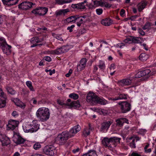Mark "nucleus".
Segmentation results:
<instances>
[{
  "mask_svg": "<svg viewBox=\"0 0 156 156\" xmlns=\"http://www.w3.org/2000/svg\"><path fill=\"white\" fill-rule=\"evenodd\" d=\"M44 59L46 61L50 62L51 61V59L50 57L49 56H46L44 57Z\"/></svg>",
  "mask_w": 156,
  "mask_h": 156,
  "instance_id": "obj_59",
  "label": "nucleus"
},
{
  "mask_svg": "<svg viewBox=\"0 0 156 156\" xmlns=\"http://www.w3.org/2000/svg\"><path fill=\"white\" fill-rule=\"evenodd\" d=\"M62 14L65 15L67 12H69V10L68 9H62Z\"/></svg>",
  "mask_w": 156,
  "mask_h": 156,
  "instance_id": "obj_58",
  "label": "nucleus"
},
{
  "mask_svg": "<svg viewBox=\"0 0 156 156\" xmlns=\"http://www.w3.org/2000/svg\"><path fill=\"white\" fill-rule=\"evenodd\" d=\"M41 146L40 144L39 143L37 142L34 144L33 147L34 149L37 150L40 148Z\"/></svg>",
  "mask_w": 156,
  "mask_h": 156,
  "instance_id": "obj_46",
  "label": "nucleus"
},
{
  "mask_svg": "<svg viewBox=\"0 0 156 156\" xmlns=\"http://www.w3.org/2000/svg\"><path fill=\"white\" fill-rule=\"evenodd\" d=\"M67 105L75 108H79L81 106V105L79 101H73L70 103L67 104Z\"/></svg>",
  "mask_w": 156,
  "mask_h": 156,
  "instance_id": "obj_20",
  "label": "nucleus"
},
{
  "mask_svg": "<svg viewBox=\"0 0 156 156\" xmlns=\"http://www.w3.org/2000/svg\"><path fill=\"white\" fill-rule=\"evenodd\" d=\"M148 58V55L144 53H142L139 56L140 59L142 61L146 60Z\"/></svg>",
  "mask_w": 156,
  "mask_h": 156,
  "instance_id": "obj_31",
  "label": "nucleus"
},
{
  "mask_svg": "<svg viewBox=\"0 0 156 156\" xmlns=\"http://www.w3.org/2000/svg\"><path fill=\"white\" fill-rule=\"evenodd\" d=\"M0 140L2 146H7L10 143L9 138L5 135L0 134Z\"/></svg>",
  "mask_w": 156,
  "mask_h": 156,
  "instance_id": "obj_11",
  "label": "nucleus"
},
{
  "mask_svg": "<svg viewBox=\"0 0 156 156\" xmlns=\"http://www.w3.org/2000/svg\"><path fill=\"white\" fill-rule=\"evenodd\" d=\"M126 44L125 43H119L117 44V46L118 47H119L120 48H122L123 46H124L126 45Z\"/></svg>",
  "mask_w": 156,
  "mask_h": 156,
  "instance_id": "obj_53",
  "label": "nucleus"
},
{
  "mask_svg": "<svg viewBox=\"0 0 156 156\" xmlns=\"http://www.w3.org/2000/svg\"><path fill=\"white\" fill-rule=\"evenodd\" d=\"M69 97L71 98L76 100L78 98L79 95L78 94L75 93H72L69 94Z\"/></svg>",
  "mask_w": 156,
  "mask_h": 156,
  "instance_id": "obj_42",
  "label": "nucleus"
},
{
  "mask_svg": "<svg viewBox=\"0 0 156 156\" xmlns=\"http://www.w3.org/2000/svg\"><path fill=\"white\" fill-rule=\"evenodd\" d=\"M0 97L2 98L3 99H6V96L4 94V92L2 91V90L0 88Z\"/></svg>",
  "mask_w": 156,
  "mask_h": 156,
  "instance_id": "obj_50",
  "label": "nucleus"
},
{
  "mask_svg": "<svg viewBox=\"0 0 156 156\" xmlns=\"http://www.w3.org/2000/svg\"><path fill=\"white\" fill-rule=\"evenodd\" d=\"M18 123V121L14 120H11L9 121L8 124H10L17 126Z\"/></svg>",
  "mask_w": 156,
  "mask_h": 156,
  "instance_id": "obj_48",
  "label": "nucleus"
},
{
  "mask_svg": "<svg viewBox=\"0 0 156 156\" xmlns=\"http://www.w3.org/2000/svg\"><path fill=\"white\" fill-rule=\"evenodd\" d=\"M55 14L56 16L63 15L62 9L56 11L55 12Z\"/></svg>",
  "mask_w": 156,
  "mask_h": 156,
  "instance_id": "obj_55",
  "label": "nucleus"
},
{
  "mask_svg": "<svg viewBox=\"0 0 156 156\" xmlns=\"http://www.w3.org/2000/svg\"><path fill=\"white\" fill-rule=\"evenodd\" d=\"M89 128H85L83 132V134L85 137L87 136L90 134V129L91 128L90 124H89Z\"/></svg>",
  "mask_w": 156,
  "mask_h": 156,
  "instance_id": "obj_32",
  "label": "nucleus"
},
{
  "mask_svg": "<svg viewBox=\"0 0 156 156\" xmlns=\"http://www.w3.org/2000/svg\"><path fill=\"white\" fill-rule=\"evenodd\" d=\"M69 138H70L68 135V132L64 131L58 135L57 140L59 144L62 145L65 144Z\"/></svg>",
  "mask_w": 156,
  "mask_h": 156,
  "instance_id": "obj_4",
  "label": "nucleus"
},
{
  "mask_svg": "<svg viewBox=\"0 0 156 156\" xmlns=\"http://www.w3.org/2000/svg\"><path fill=\"white\" fill-rule=\"evenodd\" d=\"M48 11L47 8L39 7L33 9L32 12L35 15L43 16L47 13Z\"/></svg>",
  "mask_w": 156,
  "mask_h": 156,
  "instance_id": "obj_5",
  "label": "nucleus"
},
{
  "mask_svg": "<svg viewBox=\"0 0 156 156\" xmlns=\"http://www.w3.org/2000/svg\"><path fill=\"white\" fill-rule=\"evenodd\" d=\"M43 152L46 155L52 156L55 153L56 150L54 146L51 145H48L44 147Z\"/></svg>",
  "mask_w": 156,
  "mask_h": 156,
  "instance_id": "obj_6",
  "label": "nucleus"
},
{
  "mask_svg": "<svg viewBox=\"0 0 156 156\" xmlns=\"http://www.w3.org/2000/svg\"><path fill=\"white\" fill-rule=\"evenodd\" d=\"M112 6V4L109 3L108 2H106L105 1L104 7L106 8H110Z\"/></svg>",
  "mask_w": 156,
  "mask_h": 156,
  "instance_id": "obj_54",
  "label": "nucleus"
},
{
  "mask_svg": "<svg viewBox=\"0 0 156 156\" xmlns=\"http://www.w3.org/2000/svg\"><path fill=\"white\" fill-rule=\"evenodd\" d=\"M119 104L122 113H126L130 110L131 105L129 103L126 102H123Z\"/></svg>",
  "mask_w": 156,
  "mask_h": 156,
  "instance_id": "obj_8",
  "label": "nucleus"
},
{
  "mask_svg": "<svg viewBox=\"0 0 156 156\" xmlns=\"http://www.w3.org/2000/svg\"><path fill=\"white\" fill-rule=\"evenodd\" d=\"M142 72V71L138 72L136 74H135L134 77H133V78H139L143 76Z\"/></svg>",
  "mask_w": 156,
  "mask_h": 156,
  "instance_id": "obj_45",
  "label": "nucleus"
},
{
  "mask_svg": "<svg viewBox=\"0 0 156 156\" xmlns=\"http://www.w3.org/2000/svg\"><path fill=\"white\" fill-rule=\"evenodd\" d=\"M6 89L8 93L12 95H14L16 93V91L9 87H7Z\"/></svg>",
  "mask_w": 156,
  "mask_h": 156,
  "instance_id": "obj_37",
  "label": "nucleus"
},
{
  "mask_svg": "<svg viewBox=\"0 0 156 156\" xmlns=\"http://www.w3.org/2000/svg\"><path fill=\"white\" fill-rule=\"evenodd\" d=\"M151 26V23L148 22H147L145 24L144 26L142 27V28L144 30L149 29V27Z\"/></svg>",
  "mask_w": 156,
  "mask_h": 156,
  "instance_id": "obj_43",
  "label": "nucleus"
},
{
  "mask_svg": "<svg viewBox=\"0 0 156 156\" xmlns=\"http://www.w3.org/2000/svg\"><path fill=\"white\" fill-rule=\"evenodd\" d=\"M118 96L112 99V100H117L121 99H127L128 97L127 94L119 93Z\"/></svg>",
  "mask_w": 156,
  "mask_h": 156,
  "instance_id": "obj_16",
  "label": "nucleus"
},
{
  "mask_svg": "<svg viewBox=\"0 0 156 156\" xmlns=\"http://www.w3.org/2000/svg\"><path fill=\"white\" fill-rule=\"evenodd\" d=\"M77 15L70 16L65 20V22L66 23H69L71 22L75 23L76 22Z\"/></svg>",
  "mask_w": 156,
  "mask_h": 156,
  "instance_id": "obj_19",
  "label": "nucleus"
},
{
  "mask_svg": "<svg viewBox=\"0 0 156 156\" xmlns=\"http://www.w3.org/2000/svg\"><path fill=\"white\" fill-rule=\"evenodd\" d=\"M86 100L91 104H99L105 105L108 103V101L102 97H98L93 92L90 91L87 94Z\"/></svg>",
  "mask_w": 156,
  "mask_h": 156,
  "instance_id": "obj_1",
  "label": "nucleus"
},
{
  "mask_svg": "<svg viewBox=\"0 0 156 156\" xmlns=\"http://www.w3.org/2000/svg\"><path fill=\"white\" fill-rule=\"evenodd\" d=\"M66 47L65 46L59 48L55 51V53L57 54L64 53L67 51V50L66 49Z\"/></svg>",
  "mask_w": 156,
  "mask_h": 156,
  "instance_id": "obj_26",
  "label": "nucleus"
},
{
  "mask_svg": "<svg viewBox=\"0 0 156 156\" xmlns=\"http://www.w3.org/2000/svg\"><path fill=\"white\" fill-rule=\"evenodd\" d=\"M16 126H15L13 125L10 124H8L7 126V130H13L14 129Z\"/></svg>",
  "mask_w": 156,
  "mask_h": 156,
  "instance_id": "obj_47",
  "label": "nucleus"
},
{
  "mask_svg": "<svg viewBox=\"0 0 156 156\" xmlns=\"http://www.w3.org/2000/svg\"><path fill=\"white\" fill-rule=\"evenodd\" d=\"M146 4L144 2H143L142 4H139L138 5V10L139 12H141L145 7Z\"/></svg>",
  "mask_w": 156,
  "mask_h": 156,
  "instance_id": "obj_36",
  "label": "nucleus"
},
{
  "mask_svg": "<svg viewBox=\"0 0 156 156\" xmlns=\"http://www.w3.org/2000/svg\"><path fill=\"white\" fill-rule=\"evenodd\" d=\"M151 71L149 69H146L142 71L143 76H144L143 78L144 80L147 79L150 76L149 74L150 73Z\"/></svg>",
  "mask_w": 156,
  "mask_h": 156,
  "instance_id": "obj_23",
  "label": "nucleus"
},
{
  "mask_svg": "<svg viewBox=\"0 0 156 156\" xmlns=\"http://www.w3.org/2000/svg\"><path fill=\"white\" fill-rule=\"evenodd\" d=\"M87 1L84 0L83 2L77 4H72V7L74 9H84L86 8V6L88 5L87 3Z\"/></svg>",
  "mask_w": 156,
  "mask_h": 156,
  "instance_id": "obj_9",
  "label": "nucleus"
},
{
  "mask_svg": "<svg viewBox=\"0 0 156 156\" xmlns=\"http://www.w3.org/2000/svg\"><path fill=\"white\" fill-rule=\"evenodd\" d=\"M132 43H141V39L139 37L132 36Z\"/></svg>",
  "mask_w": 156,
  "mask_h": 156,
  "instance_id": "obj_34",
  "label": "nucleus"
},
{
  "mask_svg": "<svg viewBox=\"0 0 156 156\" xmlns=\"http://www.w3.org/2000/svg\"><path fill=\"white\" fill-rule=\"evenodd\" d=\"M13 101L17 106L21 108L23 107L24 106L23 103L20 101L19 99L18 98L15 99Z\"/></svg>",
  "mask_w": 156,
  "mask_h": 156,
  "instance_id": "obj_29",
  "label": "nucleus"
},
{
  "mask_svg": "<svg viewBox=\"0 0 156 156\" xmlns=\"http://www.w3.org/2000/svg\"><path fill=\"white\" fill-rule=\"evenodd\" d=\"M72 0H57V2L59 5H62L65 3H69L71 2Z\"/></svg>",
  "mask_w": 156,
  "mask_h": 156,
  "instance_id": "obj_35",
  "label": "nucleus"
},
{
  "mask_svg": "<svg viewBox=\"0 0 156 156\" xmlns=\"http://www.w3.org/2000/svg\"><path fill=\"white\" fill-rule=\"evenodd\" d=\"M87 60L86 58H83L80 61V64L85 67L86 66V63L87 62Z\"/></svg>",
  "mask_w": 156,
  "mask_h": 156,
  "instance_id": "obj_44",
  "label": "nucleus"
},
{
  "mask_svg": "<svg viewBox=\"0 0 156 156\" xmlns=\"http://www.w3.org/2000/svg\"><path fill=\"white\" fill-rule=\"evenodd\" d=\"M26 84L31 91H34V89L32 86V83L31 81H27L26 82Z\"/></svg>",
  "mask_w": 156,
  "mask_h": 156,
  "instance_id": "obj_38",
  "label": "nucleus"
},
{
  "mask_svg": "<svg viewBox=\"0 0 156 156\" xmlns=\"http://www.w3.org/2000/svg\"><path fill=\"white\" fill-rule=\"evenodd\" d=\"M98 66L100 69H103L105 67V65L103 62L100 61Z\"/></svg>",
  "mask_w": 156,
  "mask_h": 156,
  "instance_id": "obj_51",
  "label": "nucleus"
},
{
  "mask_svg": "<svg viewBox=\"0 0 156 156\" xmlns=\"http://www.w3.org/2000/svg\"><path fill=\"white\" fill-rule=\"evenodd\" d=\"M131 156H140V155L138 153L135 152H133L131 154Z\"/></svg>",
  "mask_w": 156,
  "mask_h": 156,
  "instance_id": "obj_64",
  "label": "nucleus"
},
{
  "mask_svg": "<svg viewBox=\"0 0 156 156\" xmlns=\"http://www.w3.org/2000/svg\"><path fill=\"white\" fill-rule=\"evenodd\" d=\"M132 36L127 38L126 39L124 40L123 41L124 43H132Z\"/></svg>",
  "mask_w": 156,
  "mask_h": 156,
  "instance_id": "obj_41",
  "label": "nucleus"
},
{
  "mask_svg": "<svg viewBox=\"0 0 156 156\" xmlns=\"http://www.w3.org/2000/svg\"><path fill=\"white\" fill-rule=\"evenodd\" d=\"M112 20L109 19H105L102 20L101 21V23L105 26H109L111 25L112 23Z\"/></svg>",
  "mask_w": 156,
  "mask_h": 156,
  "instance_id": "obj_24",
  "label": "nucleus"
},
{
  "mask_svg": "<svg viewBox=\"0 0 156 156\" xmlns=\"http://www.w3.org/2000/svg\"><path fill=\"white\" fill-rule=\"evenodd\" d=\"M125 10L123 9H122L120 12V15L122 17H124L125 13Z\"/></svg>",
  "mask_w": 156,
  "mask_h": 156,
  "instance_id": "obj_60",
  "label": "nucleus"
},
{
  "mask_svg": "<svg viewBox=\"0 0 156 156\" xmlns=\"http://www.w3.org/2000/svg\"><path fill=\"white\" fill-rule=\"evenodd\" d=\"M128 120L125 118H120L116 120V125L119 126H122L124 123L126 122L128 123Z\"/></svg>",
  "mask_w": 156,
  "mask_h": 156,
  "instance_id": "obj_17",
  "label": "nucleus"
},
{
  "mask_svg": "<svg viewBox=\"0 0 156 156\" xmlns=\"http://www.w3.org/2000/svg\"><path fill=\"white\" fill-rule=\"evenodd\" d=\"M57 102L58 103L61 105H64L65 104L63 102V101L61 100H60L59 99H58L57 100Z\"/></svg>",
  "mask_w": 156,
  "mask_h": 156,
  "instance_id": "obj_62",
  "label": "nucleus"
},
{
  "mask_svg": "<svg viewBox=\"0 0 156 156\" xmlns=\"http://www.w3.org/2000/svg\"><path fill=\"white\" fill-rule=\"evenodd\" d=\"M138 32L141 35L144 36L145 34V33L141 29H139L138 30Z\"/></svg>",
  "mask_w": 156,
  "mask_h": 156,
  "instance_id": "obj_57",
  "label": "nucleus"
},
{
  "mask_svg": "<svg viewBox=\"0 0 156 156\" xmlns=\"http://www.w3.org/2000/svg\"><path fill=\"white\" fill-rule=\"evenodd\" d=\"M102 144L105 146H109V144L110 143V139L108 138H104L102 141Z\"/></svg>",
  "mask_w": 156,
  "mask_h": 156,
  "instance_id": "obj_28",
  "label": "nucleus"
},
{
  "mask_svg": "<svg viewBox=\"0 0 156 156\" xmlns=\"http://www.w3.org/2000/svg\"><path fill=\"white\" fill-rule=\"evenodd\" d=\"M75 27V25H72L70 27H68L67 28V30H69L70 32H71L73 31V29Z\"/></svg>",
  "mask_w": 156,
  "mask_h": 156,
  "instance_id": "obj_56",
  "label": "nucleus"
},
{
  "mask_svg": "<svg viewBox=\"0 0 156 156\" xmlns=\"http://www.w3.org/2000/svg\"><path fill=\"white\" fill-rule=\"evenodd\" d=\"M25 141V140L20 136H18L16 138V143L17 144H21L23 143Z\"/></svg>",
  "mask_w": 156,
  "mask_h": 156,
  "instance_id": "obj_33",
  "label": "nucleus"
},
{
  "mask_svg": "<svg viewBox=\"0 0 156 156\" xmlns=\"http://www.w3.org/2000/svg\"><path fill=\"white\" fill-rule=\"evenodd\" d=\"M72 72H73V70L71 69H69V73L66 74V76L67 77H68L69 76H70V75L72 73Z\"/></svg>",
  "mask_w": 156,
  "mask_h": 156,
  "instance_id": "obj_63",
  "label": "nucleus"
},
{
  "mask_svg": "<svg viewBox=\"0 0 156 156\" xmlns=\"http://www.w3.org/2000/svg\"><path fill=\"white\" fill-rule=\"evenodd\" d=\"M111 124L112 122L110 121L103 123L101 127V130L103 131H107Z\"/></svg>",
  "mask_w": 156,
  "mask_h": 156,
  "instance_id": "obj_14",
  "label": "nucleus"
},
{
  "mask_svg": "<svg viewBox=\"0 0 156 156\" xmlns=\"http://www.w3.org/2000/svg\"><path fill=\"white\" fill-rule=\"evenodd\" d=\"M43 41V39H39L37 37H34L31 38L30 40V42L33 44H37Z\"/></svg>",
  "mask_w": 156,
  "mask_h": 156,
  "instance_id": "obj_25",
  "label": "nucleus"
},
{
  "mask_svg": "<svg viewBox=\"0 0 156 156\" xmlns=\"http://www.w3.org/2000/svg\"><path fill=\"white\" fill-rule=\"evenodd\" d=\"M82 156H98L96 151L94 150H90L87 153L85 154Z\"/></svg>",
  "mask_w": 156,
  "mask_h": 156,
  "instance_id": "obj_27",
  "label": "nucleus"
},
{
  "mask_svg": "<svg viewBox=\"0 0 156 156\" xmlns=\"http://www.w3.org/2000/svg\"><path fill=\"white\" fill-rule=\"evenodd\" d=\"M96 11L97 14L100 15L102 13L103 10L102 9H96Z\"/></svg>",
  "mask_w": 156,
  "mask_h": 156,
  "instance_id": "obj_52",
  "label": "nucleus"
},
{
  "mask_svg": "<svg viewBox=\"0 0 156 156\" xmlns=\"http://www.w3.org/2000/svg\"><path fill=\"white\" fill-rule=\"evenodd\" d=\"M105 1L104 0H100L99 6L101 7H104Z\"/></svg>",
  "mask_w": 156,
  "mask_h": 156,
  "instance_id": "obj_61",
  "label": "nucleus"
},
{
  "mask_svg": "<svg viewBox=\"0 0 156 156\" xmlns=\"http://www.w3.org/2000/svg\"><path fill=\"white\" fill-rule=\"evenodd\" d=\"M50 112L47 108L41 107L39 108L36 113L37 117L42 122H44L49 119Z\"/></svg>",
  "mask_w": 156,
  "mask_h": 156,
  "instance_id": "obj_2",
  "label": "nucleus"
},
{
  "mask_svg": "<svg viewBox=\"0 0 156 156\" xmlns=\"http://www.w3.org/2000/svg\"><path fill=\"white\" fill-rule=\"evenodd\" d=\"M30 124L29 122L27 123L24 124L23 126V128L24 132L25 133H30L31 130H30Z\"/></svg>",
  "mask_w": 156,
  "mask_h": 156,
  "instance_id": "obj_22",
  "label": "nucleus"
},
{
  "mask_svg": "<svg viewBox=\"0 0 156 156\" xmlns=\"http://www.w3.org/2000/svg\"><path fill=\"white\" fill-rule=\"evenodd\" d=\"M30 124V133L35 132L39 129V125L37 123V121L34 120Z\"/></svg>",
  "mask_w": 156,
  "mask_h": 156,
  "instance_id": "obj_13",
  "label": "nucleus"
},
{
  "mask_svg": "<svg viewBox=\"0 0 156 156\" xmlns=\"http://www.w3.org/2000/svg\"><path fill=\"white\" fill-rule=\"evenodd\" d=\"M140 139V138L138 136L130 137L129 139L132 140L129 144L130 147L132 148H135L136 147L135 142L139 140Z\"/></svg>",
  "mask_w": 156,
  "mask_h": 156,
  "instance_id": "obj_18",
  "label": "nucleus"
},
{
  "mask_svg": "<svg viewBox=\"0 0 156 156\" xmlns=\"http://www.w3.org/2000/svg\"><path fill=\"white\" fill-rule=\"evenodd\" d=\"M84 68L85 67L81 65L80 64H79L77 66V68L76 70L77 72L83 70Z\"/></svg>",
  "mask_w": 156,
  "mask_h": 156,
  "instance_id": "obj_49",
  "label": "nucleus"
},
{
  "mask_svg": "<svg viewBox=\"0 0 156 156\" xmlns=\"http://www.w3.org/2000/svg\"><path fill=\"white\" fill-rule=\"evenodd\" d=\"M87 21L86 19H83L82 17H80L79 15H77L76 22H77V25L80 27L81 24L85 23Z\"/></svg>",
  "mask_w": 156,
  "mask_h": 156,
  "instance_id": "obj_21",
  "label": "nucleus"
},
{
  "mask_svg": "<svg viewBox=\"0 0 156 156\" xmlns=\"http://www.w3.org/2000/svg\"><path fill=\"white\" fill-rule=\"evenodd\" d=\"M0 47L4 54L7 55L11 54L12 47L7 44L5 39L2 37L0 38Z\"/></svg>",
  "mask_w": 156,
  "mask_h": 156,
  "instance_id": "obj_3",
  "label": "nucleus"
},
{
  "mask_svg": "<svg viewBox=\"0 0 156 156\" xmlns=\"http://www.w3.org/2000/svg\"><path fill=\"white\" fill-rule=\"evenodd\" d=\"M110 143L112 142L113 144L117 143L118 142L119 143L120 140L121 138L116 137H113L109 138Z\"/></svg>",
  "mask_w": 156,
  "mask_h": 156,
  "instance_id": "obj_30",
  "label": "nucleus"
},
{
  "mask_svg": "<svg viewBox=\"0 0 156 156\" xmlns=\"http://www.w3.org/2000/svg\"><path fill=\"white\" fill-rule=\"evenodd\" d=\"M3 3L4 5L8 6H12L17 4L18 0H2Z\"/></svg>",
  "mask_w": 156,
  "mask_h": 156,
  "instance_id": "obj_15",
  "label": "nucleus"
},
{
  "mask_svg": "<svg viewBox=\"0 0 156 156\" xmlns=\"http://www.w3.org/2000/svg\"><path fill=\"white\" fill-rule=\"evenodd\" d=\"M33 4V3L32 2H25L19 5L18 6L19 8L27 10L31 8Z\"/></svg>",
  "mask_w": 156,
  "mask_h": 156,
  "instance_id": "obj_10",
  "label": "nucleus"
},
{
  "mask_svg": "<svg viewBox=\"0 0 156 156\" xmlns=\"http://www.w3.org/2000/svg\"><path fill=\"white\" fill-rule=\"evenodd\" d=\"M53 37L61 41H63V39L61 37V35L57 34L55 33L52 34Z\"/></svg>",
  "mask_w": 156,
  "mask_h": 156,
  "instance_id": "obj_39",
  "label": "nucleus"
},
{
  "mask_svg": "<svg viewBox=\"0 0 156 156\" xmlns=\"http://www.w3.org/2000/svg\"><path fill=\"white\" fill-rule=\"evenodd\" d=\"M80 130V127L79 125L75 126L68 132V135L70 138H71L74 136Z\"/></svg>",
  "mask_w": 156,
  "mask_h": 156,
  "instance_id": "obj_12",
  "label": "nucleus"
},
{
  "mask_svg": "<svg viewBox=\"0 0 156 156\" xmlns=\"http://www.w3.org/2000/svg\"><path fill=\"white\" fill-rule=\"evenodd\" d=\"M132 74H130L129 78L124 79L118 81V84L121 86H127L130 85L132 83V80L133 77H131V76Z\"/></svg>",
  "mask_w": 156,
  "mask_h": 156,
  "instance_id": "obj_7",
  "label": "nucleus"
},
{
  "mask_svg": "<svg viewBox=\"0 0 156 156\" xmlns=\"http://www.w3.org/2000/svg\"><path fill=\"white\" fill-rule=\"evenodd\" d=\"M6 99H2L0 100V108H3L5 106V100Z\"/></svg>",
  "mask_w": 156,
  "mask_h": 156,
  "instance_id": "obj_40",
  "label": "nucleus"
}]
</instances>
